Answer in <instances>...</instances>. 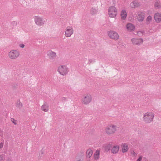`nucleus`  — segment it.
<instances>
[{"label": "nucleus", "instance_id": "obj_1", "mask_svg": "<svg viewBox=\"0 0 161 161\" xmlns=\"http://www.w3.org/2000/svg\"><path fill=\"white\" fill-rule=\"evenodd\" d=\"M154 116V114L153 113L147 112L144 115L143 120L146 123H150L153 120Z\"/></svg>", "mask_w": 161, "mask_h": 161}, {"label": "nucleus", "instance_id": "obj_2", "mask_svg": "<svg viewBox=\"0 0 161 161\" xmlns=\"http://www.w3.org/2000/svg\"><path fill=\"white\" fill-rule=\"evenodd\" d=\"M117 14V9L114 6H111L109 8L108 14L110 17L115 18L116 17Z\"/></svg>", "mask_w": 161, "mask_h": 161}, {"label": "nucleus", "instance_id": "obj_3", "mask_svg": "<svg viewBox=\"0 0 161 161\" xmlns=\"http://www.w3.org/2000/svg\"><path fill=\"white\" fill-rule=\"evenodd\" d=\"M58 71L60 74L63 75H66L69 72L68 69L65 65H61L59 66Z\"/></svg>", "mask_w": 161, "mask_h": 161}, {"label": "nucleus", "instance_id": "obj_4", "mask_svg": "<svg viewBox=\"0 0 161 161\" xmlns=\"http://www.w3.org/2000/svg\"><path fill=\"white\" fill-rule=\"evenodd\" d=\"M116 126L112 125L108 126L105 129V131L106 134L108 135H110L114 133L116 131Z\"/></svg>", "mask_w": 161, "mask_h": 161}, {"label": "nucleus", "instance_id": "obj_5", "mask_svg": "<svg viewBox=\"0 0 161 161\" xmlns=\"http://www.w3.org/2000/svg\"><path fill=\"white\" fill-rule=\"evenodd\" d=\"M34 19L35 23L38 26H42L45 23V19L39 16H35Z\"/></svg>", "mask_w": 161, "mask_h": 161}, {"label": "nucleus", "instance_id": "obj_6", "mask_svg": "<svg viewBox=\"0 0 161 161\" xmlns=\"http://www.w3.org/2000/svg\"><path fill=\"white\" fill-rule=\"evenodd\" d=\"M19 55V51L16 50H12L9 53L8 56L12 59H15L17 58Z\"/></svg>", "mask_w": 161, "mask_h": 161}, {"label": "nucleus", "instance_id": "obj_7", "mask_svg": "<svg viewBox=\"0 0 161 161\" xmlns=\"http://www.w3.org/2000/svg\"><path fill=\"white\" fill-rule=\"evenodd\" d=\"M74 30L71 26L67 27L65 31V35L67 37H70L73 34Z\"/></svg>", "mask_w": 161, "mask_h": 161}, {"label": "nucleus", "instance_id": "obj_8", "mask_svg": "<svg viewBox=\"0 0 161 161\" xmlns=\"http://www.w3.org/2000/svg\"><path fill=\"white\" fill-rule=\"evenodd\" d=\"M108 34L110 38L115 40L119 39V35L118 33L114 31H110L108 32Z\"/></svg>", "mask_w": 161, "mask_h": 161}, {"label": "nucleus", "instance_id": "obj_9", "mask_svg": "<svg viewBox=\"0 0 161 161\" xmlns=\"http://www.w3.org/2000/svg\"><path fill=\"white\" fill-rule=\"evenodd\" d=\"M47 55L49 58L53 61L55 60V58L57 56L56 53L53 52L51 50H49L47 52Z\"/></svg>", "mask_w": 161, "mask_h": 161}, {"label": "nucleus", "instance_id": "obj_10", "mask_svg": "<svg viewBox=\"0 0 161 161\" xmlns=\"http://www.w3.org/2000/svg\"><path fill=\"white\" fill-rule=\"evenodd\" d=\"M132 43L133 44L139 45L142 43L143 39L142 38H133L131 40Z\"/></svg>", "mask_w": 161, "mask_h": 161}, {"label": "nucleus", "instance_id": "obj_11", "mask_svg": "<svg viewBox=\"0 0 161 161\" xmlns=\"http://www.w3.org/2000/svg\"><path fill=\"white\" fill-rule=\"evenodd\" d=\"M92 100V97L90 94H87L84 97L82 100L83 103L85 104H87L89 103Z\"/></svg>", "mask_w": 161, "mask_h": 161}, {"label": "nucleus", "instance_id": "obj_12", "mask_svg": "<svg viewBox=\"0 0 161 161\" xmlns=\"http://www.w3.org/2000/svg\"><path fill=\"white\" fill-rule=\"evenodd\" d=\"M145 15V13L144 12L139 13L137 16V20L140 22L143 21L144 19Z\"/></svg>", "mask_w": 161, "mask_h": 161}, {"label": "nucleus", "instance_id": "obj_13", "mask_svg": "<svg viewBox=\"0 0 161 161\" xmlns=\"http://www.w3.org/2000/svg\"><path fill=\"white\" fill-rule=\"evenodd\" d=\"M154 19L156 22L159 23L161 21V14L156 13L154 16Z\"/></svg>", "mask_w": 161, "mask_h": 161}, {"label": "nucleus", "instance_id": "obj_14", "mask_svg": "<svg viewBox=\"0 0 161 161\" xmlns=\"http://www.w3.org/2000/svg\"><path fill=\"white\" fill-rule=\"evenodd\" d=\"M103 147L104 148L105 150L106 151L108 152L109 151L110 149L112 148V144L111 143H107L104 144L103 146Z\"/></svg>", "mask_w": 161, "mask_h": 161}, {"label": "nucleus", "instance_id": "obj_15", "mask_svg": "<svg viewBox=\"0 0 161 161\" xmlns=\"http://www.w3.org/2000/svg\"><path fill=\"white\" fill-rule=\"evenodd\" d=\"M130 5L131 7L133 8L138 7L140 5V4L138 1L134 0L130 3Z\"/></svg>", "mask_w": 161, "mask_h": 161}, {"label": "nucleus", "instance_id": "obj_16", "mask_svg": "<svg viewBox=\"0 0 161 161\" xmlns=\"http://www.w3.org/2000/svg\"><path fill=\"white\" fill-rule=\"evenodd\" d=\"M93 154V152L92 150L89 149L86 151V157L87 159L90 158Z\"/></svg>", "mask_w": 161, "mask_h": 161}, {"label": "nucleus", "instance_id": "obj_17", "mask_svg": "<svg viewBox=\"0 0 161 161\" xmlns=\"http://www.w3.org/2000/svg\"><path fill=\"white\" fill-rule=\"evenodd\" d=\"M119 150V146L117 145L114 146L111 150L112 153L113 154L117 153Z\"/></svg>", "mask_w": 161, "mask_h": 161}, {"label": "nucleus", "instance_id": "obj_18", "mask_svg": "<svg viewBox=\"0 0 161 161\" xmlns=\"http://www.w3.org/2000/svg\"><path fill=\"white\" fill-rule=\"evenodd\" d=\"M126 28L128 31H133L135 28L133 25L130 23H129L126 25Z\"/></svg>", "mask_w": 161, "mask_h": 161}, {"label": "nucleus", "instance_id": "obj_19", "mask_svg": "<svg viewBox=\"0 0 161 161\" xmlns=\"http://www.w3.org/2000/svg\"><path fill=\"white\" fill-rule=\"evenodd\" d=\"M127 13L125 10H122L120 14L121 18L123 20H125L127 16Z\"/></svg>", "mask_w": 161, "mask_h": 161}, {"label": "nucleus", "instance_id": "obj_20", "mask_svg": "<svg viewBox=\"0 0 161 161\" xmlns=\"http://www.w3.org/2000/svg\"><path fill=\"white\" fill-rule=\"evenodd\" d=\"M122 152L123 153L127 152L128 150V146L127 143H125L122 145Z\"/></svg>", "mask_w": 161, "mask_h": 161}, {"label": "nucleus", "instance_id": "obj_21", "mask_svg": "<svg viewBox=\"0 0 161 161\" xmlns=\"http://www.w3.org/2000/svg\"><path fill=\"white\" fill-rule=\"evenodd\" d=\"M154 7L157 9L160 8H161V2L160 1L158 0L155 1Z\"/></svg>", "mask_w": 161, "mask_h": 161}, {"label": "nucleus", "instance_id": "obj_22", "mask_svg": "<svg viewBox=\"0 0 161 161\" xmlns=\"http://www.w3.org/2000/svg\"><path fill=\"white\" fill-rule=\"evenodd\" d=\"M98 9L97 8L92 7L90 10L91 14L92 15L95 14H97V12Z\"/></svg>", "mask_w": 161, "mask_h": 161}, {"label": "nucleus", "instance_id": "obj_23", "mask_svg": "<svg viewBox=\"0 0 161 161\" xmlns=\"http://www.w3.org/2000/svg\"><path fill=\"white\" fill-rule=\"evenodd\" d=\"M100 154V151L99 150H97L95 153L94 155V158L95 159H98L99 158V155Z\"/></svg>", "mask_w": 161, "mask_h": 161}, {"label": "nucleus", "instance_id": "obj_24", "mask_svg": "<svg viewBox=\"0 0 161 161\" xmlns=\"http://www.w3.org/2000/svg\"><path fill=\"white\" fill-rule=\"evenodd\" d=\"M42 111L47 112L48 110V106L45 104H43L42 106Z\"/></svg>", "mask_w": 161, "mask_h": 161}, {"label": "nucleus", "instance_id": "obj_25", "mask_svg": "<svg viewBox=\"0 0 161 161\" xmlns=\"http://www.w3.org/2000/svg\"><path fill=\"white\" fill-rule=\"evenodd\" d=\"M151 20L152 17L150 15L148 16L146 19L147 24H148L151 21Z\"/></svg>", "mask_w": 161, "mask_h": 161}, {"label": "nucleus", "instance_id": "obj_26", "mask_svg": "<svg viewBox=\"0 0 161 161\" xmlns=\"http://www.w3.org/2000/svg\"><path fill=\"white\" fill-rule=\"evenodd\" d=\"M96 62V59L94 58L89 59L88 64H90L91 63H93Z\"/></svg>", "mask_w": 161, "mask_h": 161}, {"label": "nucleus", "instance_id": "obj_27", "mask_svg": "<svg viewBox=\"0 0 161 161\" xmlns=\"http://www.w3.org/2000/svg\"><path fill=\"white\" fill-rule=\"evenodd\" d=\"M5 159V155L2 154L0 155V161H4Z\"/></svg>", "mask_w": 161, "mask_h": 161}, {"label": "nucleus", "instance_id": "obj_28", "mask_svg": "<svg viewBox=\"0 0 161 161\" xmlns=\"http://www.w3.org/2000/svg\"><path fill=\"white\" fill-rule=\"evenodd\" d=\"M144 33L143 31H139L137 32V34L139 36H141Z\"/></svg>", "mask_w": 161, "mask_h": 161}, {"label": "nucleus", "instance_id": "obj_29", "mask_svg": "<svg viewBox=\"0 0 161 161\" xmlns=\"http://www.w3.org/2000/svg\"><path fill=\"white\" fill-rule=\"evenodd\" d=\"M16 106L18 108H21L22 106V103L19 102V103L18 102L16 104Z\"/></svg>", "mask_w": 161, "mask_h": 161}, {"label": "nucleus", "instance_id": "obj_30", "mask_svg": "<svg viewBox=\"0 0 161 161\" xmlns=\"http://www.w3.org/2000/svg\"><path fill=\"white\" fill-rule=\"evenodd\" d=\"M11 121L15 125H16L17 123L16 122L15 120L13 118H11Z\"/></svg>", "mask_w": 161, "mask_h": 161}, {"label": "nucleus", "instance_id": "obj_31", "mask_svg": "<svg viewBox=\"0 0 161 161\" xmlns=\"http://www.w3.org/2000/svg\"><path fill=\"white\" fill-rule=\"evenodd\" d=\"M67 98L64 97H62V99H61L62 101V102H65L67 100Z\"/></svg>", "mask_w": 161, "mask_h": 161}, {"label": "nucleus", "instance_id": "obj_32", "mask_svg": "<svg viewBox=\"0 0 161 161\" xmlns=\"http://www.w3.org/2000/svg\"><path fill=\"white\" fill-rule=\"evenodd\" d=\"M142 156H140L137 159V161H141L142 159Z\"/></svg>", "mask_w": 161, "mask_h": 161}, {"label": "nucleus", "instance_id": "obj_33", "mask_svg": "<svg viewBox=\"0 0 161 161\" xmlns=\"http://www.w3.org/2000/svg\"><path fill=\"white\" fill-rule=\"evenodd\" d=\"M19 46L20 47L23 48L25 47V45L23 44H20L19 45Z\"/></svg>", "mask_w": 161, "mask_h": 161}, {"label": "nucleus", "instance_id": "obj_34", "mask_svg": "<svg viewBox=\"0 0 161 161\" xmlns=\"http://www.w3.org/2000/svg\"><path fill=\"white\" fill-rule=\"evenodd\" d=\"M18 86V85L17 84H13L12 86V87L14 88H15L16 87H17Z\"/></svg>", "mask_w": 161, "mask_h": 161}, {"label": "nucleus", "instance_id": "obj_35", "mask_svg": "<svg viewBox=\"0 0 161 161\" xmlns=\"http://www.w3.org/2000/svg\"><path fill=\"white\" fill-rule=\"evenodd\" d=\"M3 147V143H0V149L2 148Z\"/></svg>", "mask_w": 161, "mask_h": 161}, {"label": "nucleus", "instance_id": "obj_36", "mask_svg": "<svg viewBox=\"0 0 161 161\" xmlns=\"http://www.w3.org/2000/svg\"><path fill=\"white\" fill-rule=\"evenodd\" d=\"M132 154L134 156H135L136 153L134 151H133L132 153Z\"/></svg>", "mask_w": 161, "mask_h": 161}, {"label": "nucleus", "instance_id": "obj_37", "mask_svg": "<svg viewBox=\"0 0 161 161\" xmlns=\"http://www.w3.org/2000/svg\"><path fill=\"white\" fill-rule=\"evenodd\" d=\"M6 161H12L11 159H8Z\"/></svg>", "mask_w": 161, "mask_h": 161}, {"label": "nucleus", "instance_id": "obj_38", "mask_svg": "<svg viewBox=\"0 0 161 161\" xmlns=\"http://www.w3.org/2000/svg\"><path fill=\"white\" fill-rule=\"evenodd\" d=\"M77 161H81V160L80 159L79 160H78Z\"/></svg>", "mask_w": 161, "mask_h": 161}]
</instances>
